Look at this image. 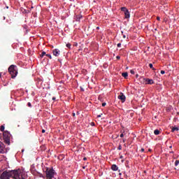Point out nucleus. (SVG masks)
<instances>
[{"mask_svg":"<svg viewBox=\"0 0 179 179\" xmlns=\"http://www.w3.org/2000/svg\"><path fill=\"white\" fill-rule=\"evenodd\" d=\"M161 73H162V75H164V73H166V71H161Z\"/></svg>","mask_w":179,"mask_h":179,"instance_id":"24","label":"nucleus"},{"mask_svg":"<svg viewBox=\"0 0 179 179\" xmlns=\"http://www.w3.org/2000/svg\"><path fill=\"white\" fill-rule=\"evenodd\" d=\"M149 66H150V68L152 69V68H153V64H149Z\"/></svg>","mask_w":179,"mask_h":179,"instance_id":"25","label":"nucleus"},{"mask_svg":"<svg viewBox=\"0 0 179 179\" xmlns=\"http://www.w3.org/2000/svg\"><path fill=\"white\" fill-rule=\"evenodd\" d=\"M3 139L7 145H10V133L9 131H4L3 133Z\"/></svg>","mask_w":179,"mask_h":179,"instance_id":"4","label":"nucleus"},{"mask_svg":"<svg viewBox=\"0 0 179 179\" xmlns=\"http://www.w3.org/2000/svg\"><path fill=\"white\" fill-rule=\"evenodd\" d=\"M11 176H12V174L10 173V171H5L1 173L0 178L1 179H9V178H10V177H12Z\"/></svg>","mask_w":179,"mask_h":179,"instance_id":"5","label":"nucleus"},{"mask_svg":"<svg viewBox=\"0 0 179 179\" xmlns=\"http://www.w3.org/2000/svg\"><path fill=\"white\" fill-rule=\"evenodd\" d=\"M118 150H121L122 149V146H121V145H120L119 146H118Z\"/></svg>","mask_w":179,"mask_h":179,"instance_id":"23","label":"nucleus"},{"mask_svg":"<svg viewBox=\"0 0 179 179\" xmlns=\"http://www.w3.org/2000/svg\"><path fill=\"white\" fill-rule=\"evenodd\" d=\"M52 52H53V55H55V57H59V55L61 54V51L59 49L53 50Z\"/></svg>","mask_w":179,"mask_h":179,"instance_id":"9","label":"nucleus"},{"mask_svg":"<svg viewBox=\"0 0 179 179\" xmlns=\"http://www.w3.org/2000/svg\"><path fill=\"white\" fill-rule=\"evenodd\" d=\"M45 173L46 174V179H57L55 178V176H57V172H55V170H54L52 167H47Z\"/></svg>","mask_w":179,"mask_h":179,"instance_id":"2","label":"nucleus"},{"mask_svg":"<svg viewBox=\"0 0 179 179\" xmlns=\"http://www.w3.org/2000/svg\"><path fill=\"white\" fill-rule=\"evenodd\" d=\"M96 29H100V27H97Z\"/></svg>","mask_w":179,"mask_h":179,"instance_id":"40","label":"nucleus"},{"mask_svg":"<svg viewBox=\"0 0 179 179\" xmlns=\"http://www.w3.org/2000/svg\"><path fill=\"white\" fill-rule=\"evenodd\" d=\"M101 115H103V114L98 115H97V118H100V117H101Z\"/></svg>","mask_w":179,"mask_h":179,"instance_id":"26","label":"nucleus"},{"mask_svg":"<svg viewBox=\"0 0 179 179\" xmlns=\"http://www.w3.org/2000/svg\"><path fill=\"white\" fill-rule=\"evenodd\" d=\"M82 17H83V16L82 15H76V22H80V19H82Z\"/></svg>","mask_w":179,"mask_h":179,"instance_id":"11","label":"nucleus"},{"mask_svg":"<svg viewBox=\"0 0 179 179\" xmlns=\"http://www.w3.org/2000/svg\"><path fill=\"white\" fill-rule=\"evenodd\" d=\"M117 47L120 48V47H121V43H117Z\"/></svg>","mask_w":179,"mask_h":179,"instance_id":"28","label":"nucleus"},{"mask_svg":"<svg viewBox=\"0 0 179 179\" xmlns=\"http://www.w3.org/2000/svg\"><path fill=\"white\" fill-rule=\"evenodd\" d=\"M40 177H41L42 178H44V176H43V174H41Z\"/></svg>","mask_w":179,"mask_h":179,"instance_id":"36","label":"nucleus"},{"mask_svg":"<svg viewBox=\"0 0 179 179\" xmlns=\"http://www.w3.org/2000/svg\"><path fill=\"white\" fill-rule=\"evenodd\" d=\"M47 54H45V52H43L41 55V57L43 58V57H44V55H46Z\"/></svg>","mask_w":179,"mask_h":179,"instance_id":"19","label":"nucleus"},{"mask_svg":"<svg viewBox=\"0 0 179 179\" xmlns=\"http://www.w3.org/2000/svg\"><path fill=\"white\" fill-rule=\"evenodd\" d=\"M123 38H127V36L123 35Z\"/></svg>","mask_w":179,"mask_h":179,"instance_id":"34","label":"nucleus"},{"mask_svg":"<svg viewBox=\"0 0 179 179\" xmlns=\"http://www.w3.org/2000/svg\"><path fill=\"white\" fill-rule=\"evenodd\" d=\"M120 159H124V157L122 155H121Z\"/></svg>","mask_w":179,"mask_h":179,"instance_id":"38","label":"nucleus"},{"mask_svg":"<svg viewBox=\"0 0 179 179\" xmlns=\"http://www.w3.org/2000/svg\"><path fill=\"white\" fill-rule=\"evenodd\" d=\"M83 160H87V158H86V157H85V158L83 159Z\"/></svg>","mask_w":179,"mask_h":179,"instance_id":"39","label":"nucleus"},{"mask_svg":"<svg viewBox=\"0 0 179 179\" xmlns=\"http://www.w3.org/2000/svg\"><path fill=\"white\" fill-rule=\"evenodd\" d=\"M44 132H45V130L43 129L42 133L44 134Z\"/></svg>","mask_w":179,"mask_h":179,"instance_id":"35","label":"nucleus"},{"mask_svg":"<svg viewBox=\"0 0 179 179\" xmlns=\"http://www.w3.org/2000/svg\"><path fill=\"white\" fill-rule=\"evenodd\" d=\"M117 59H120V58H121L120 56H117L116 57Z\"/></svg>","mask_w":179,"mask_h":179,"instance_id":"32","label":"nucleus"},{"mask_svg":"<svg viewBox=\"0 0 179 179\" xmlns=\"http://www.w3.org/2000/svg\"><path fill=\"white\" fill-rule=\"evenodd\" d=\"M122 163H124V160H122Z\"/></svg>","mask_w":179,"mask_h":179,"instance_id":"44","label":"nucleus"},{"mask_svg":"<svg viewBox=\"0 0 179 179\" xmlns=\"http://www.w3.org/2000/svg\"><path fill=\"white\" fill-rule=\"evenodd\" d=\"M0 78H1V74H0Z\"/></svg>","mask_w":179,"mask_h":179,"instance_id":"49","label":"nucleus"},{"mask_svg":"<svg viewBox=\"0 0 179 179\" xmlns=\"http://www.w3.org/2000/svg\"><path fill=\"white\" fill-rule=\"evenodd\" d=\"M149 150V152H150L151 151V150Z\"/></svg>","mask_w":179,"mask_h":179,"instance_id":"47","label":"nucleus"},{"mask_svg":"<svg viewBox=\"0 0 179 179\" xmlns=\"http://www.w3.org/2000/svg\"><path fill=\"white\" fill-rule=\"evenodd\" d=\"M77 115H79V112H77Z\"/></svg>","mask_w":179,"mask_h":179,"instance_id":"43","label":"nucleus"},{"mask_svg":"<svg viewBox=\"0 0 179 179\" xmlns=\"http://www.w3.org/2000/svg\"><path fill=\"white\" fill-rule=\"evenodd\" d=\"M120 138H124V134L122 133V134H120Z\"/></svg>","mask_w":179,"mask_h":179,"instance_id":"27","label":"nucleus"},{"mask_svg":"<svg viewBox=\"0 0 179 179\" xmlns=\"http://www.w3.org/2000/svg\"><path fill=\"white\" fill-rule=\"evenodd\" d=\"M118 99H120V100H122L123 101H125V95L122 94L121 95L118 96Z\"/></svg>","mask_w":179,"mask_h":179,"instance_id":"12","label":"nucleus"},{"mask_svg":"<svg viewBox=\"0 0 179 179\" xmlns=\"http://www.w3.org/2000/svg\"><path fill=\"white\" fill-rule=\"evenodd\" d=\"M157 20H160V17H157Z\"/></svg>","mask_w":179,"mask_h":179,"instance_id":"33","label":"nucleus"},{"mask_svg":"<svg viewBox=\"0 0 179 179\" xmlns=\"http://www.w3.org/2000/svg\"><path fill=\"white\" fill-rule=\"evenodd\" d=\"M121 10L124 13L125 19H129V17H131V14L129 13V10H128L127 8L122 7Z\"/></svg>","mask_w":179,"mask_h":179,"instance_id":"6","label":"nucleus"},{"mask_svg":"<svg viewBox=\"0 0 179 179\" xmlns=\"http://www.w3.org/2000/svg\"><path fill=\"white\" fill-rule=\"evenodd\" d=\"M11 177L14 179H26V171L24 169L10 171Z\"/></svg>","mask_w":179,"mask_h":179,"instance_id":"1","label":"nucleus"},{"mask_svg":"<svg viewBox=\"0 0 179 179\" xmlns=\"http://www.w3.org/2000/svg\"><path fill=\"white\" fill-rule=\"evenodd\" d=\"M154 134L155 135H159V134H160V131H159L158 129H155L154 131Z\"/></svg>","mask_w":179,"mask_h":179,"instance_id":"14","label":"nucleus"},{"mask_svg":"<svg viewBox=\"0 0 179 179\" xmlns=\"http://www.w3.org/2000/svg\"><path fill=\"white\" fill-rule=\"evenodd\" d=\"M92 127H94V122H91Z\"/></svg>","mask_w":179,"mask_h":179,"instance_id":"30","label":"nucleus"},{"mask_svg":"<svg viewBox=\"0 0 179 179\" xmlns=\"http://www.w3.org/2000/svg\"><path fill=\"white\" fill-rule=\"evenodd\" d=\"M75 115H76V114H75V113H73V117H75Z\"/></svg>","mask_w":179,"mask_h":179,"instance_id":"37","label":"nucleus"},{"mask_svg":"<svg viewBox=\"0 0 179 179\" xmlns=\"http://www.w3.org/2000/svg\"><path fill=\"white\" fill-rule=\"evenodd\" d=\"M130 73H131V75H135V71L130 70Z\"/></svg>","mask_w":179,"mask_h":179,"instance_id":"21","label":"nucleus"},{"mask_svg":"<svg viewBox=\"0 0 179 179\" xmlns=\"http://www.w3.org/2000/svg\"><path fill=\"white\" fill-rule=\"evenodd\" d=\"M136 76V78H138L139 76L137 74Z\"/></svg>","mask_w":179,"mask_h":179,"instance_id":"42","label":"nucleus"},{"mask_svg":"<svg viewBox=\"0 0 179 179\" xmlns=\"http://www.w3.org/2000/svg\"><path fill=\"white\" fill-rule=\"evenodd\" d=\"M81 90L83 92V88H81Z\"/></svg>","mask_w":179,"mask_h":179,"instance_id":"45","label":"nucleus"},{"mask_svg":"<svg viewBox=\"0 0 179 179\" xmlns=\"http://www.w3.org/2000/svg\"><path fill=\"white\" fill-rule=\"evenodd\" d=\"M175 131H179L178 127H173L172 128V132H174Z\"/></svg>","mask_w":179,"mask_h":179,"instance_id":"15","label":"nucleus"},{"mask_svg":"<svg viewBox=\"0 0 179 179\" xmlns=\"http://www.w3.org/2000/svg\"><path fill=\"white\" fill-rule=\"evenodd\" d=\"M106 106H107V103L106 102H103L102 103V107H106Z\"/></svg>","mask_w":179,"mask_h":179,"instance_id":"22","label":"nucleus"},{"mask_svg":"<svg viewBox=\"0 0 179 179\" xmlns=\"http://www.w3.org/2000/svg\"><path fill=\"white\" fill-rule=\"evenodd\" d=\"M8 72L11 75V78H16L17 76V67L15 65H11L8 68Z\"/></svg>","mask_w":179,"mask_h":179,"instance_id":"3","label":"nucleus"},{"mask_svg":"<svg viewBox=\"0 0 179 179\" xmlns=\"http://www.w3.org/2000/svg\"><path fill=\"white\" fill-rule=\"evenodd\" d=\"M66 45L67 48H71V43H67Z\"/></svg>","mask_w":179,"mask_h":179,"instance_id":"20","label":"nucleus"},{"mask_svg":"<svg viewBox=\"0 0 179 179\" xmlns=\"http://www.w3.org/2000/svg\"><path fill=\"white\" fill-rule=\"evenodd\" d=\"M52 100H55V97H53V98H52Z\"/></svg>","mask_w":179,"mask_h":179,"instance_id":"41","label":"nucleus"},{"mask_svg":"<svg viewBox=\"0 0 179 179\" xmlns=\"http://www.w3.org/2000/svg\"><path fill=\"white\" fill-rule=\"evenodd\" d=\"M178 164H179V161H178V160H176V161L175 162V166L177 167V166H178Z\"/></svg>","mask_w":179,"mask_h":179,"instance_id":"18","label":"nucleus"},{"mask_svg":"<svg viewBox=\"0 0 179 179\" xmlns=\"http://www.w3.org/2000/svg\"><path fill=\"white\" fill-rule=\"evenodd\" d=\"M0 153L3 155V153H6V148H5V144L0 141Z\"/></svg>","mask_w":179,"mask_h":179,"instance_id":"7","label":"nucleus"},{"mask_svg":"<svg viewBox=\"0 0 179 179\" xmlns=\"http://www.w3.org/2000/svg\"><path fill=\"white\" fill-rule=\"evenodd\" d=\"M46 57H48V58H50V59H52V56H51L50 54H46Z\"/></svg>","mask_w":179,"mask_h":179,"instance_id":"17","label":"nucleus"},{"mask_svg":"<svg viewBox=\"0 0 179 179\" xmlns=\"http://www.w3.org/2000/svg\"><path fill=\"white\" fill-rule=\"evenodd\" d=\"M28 106H29V107H31V103L30 102H29V103H28Z\"/></svg>","mask_w":179,"mask_h":179,"instance_id":"29","label":"nucleus"},{"mask_svg":"<svg viewBox=\"0 0 179 179\" xmlns=\"http://www.w3.org/2000/svg\"><path fill=\"white\" fill-rule=\"evenodd\" d=\"M155 30H157V29H155Z\"/></svg>","mask_w":179,"mask_h":179,"instance_id":"48","label":"nucleus"},{"mask_svg":"<svg viewBox=\"0 0 179 179\" xmlns=\"http://www.w3.org/2000/svg\"><path fill=\"white\" fill-rule=\"evenodd\" d=\"M143 80V83H145L146 85H153L154 82L152 79H148V78H141Z\"/></svg>","mask_w":179,"mask_h":179,"instance_id":"8","label":"nucleus"},{"mask_svg":"<svg viewBox=\"0 0 179 179\" xmlns=\"http://www.w3.org/2000/svg\"><path fill=\"white\" fill-rule=\"evenodd\" d=\"M122 76H123V78H128V73H127V72L122 73Z\"/></svg>","mask_w":179,"mask_h":179,"instance_id":"13","label":"nucleus"},{"mask_svg":"<svg viewBox=\"0 0 179 179\" xmlns=\"http://www.w3.org/2000/svg\"><path fill=\"white\" fill-rule=\"evenodd\" d=\"M22 152H24V150H22Z\"/></svg>","mask_w":179,"mask_h":179,"instance_id":"46","label":"nucleus"},{"mask_svg":"<svg viewBox=\"0 0 179 179\" xmlns=\"http://www.w3.org/2000/svg\"><path fill=\"white\" fill-rule=\"evenodd\" d=\"M111 169L113 171H118V166L115 164H113Z\"/></svg>","mask_w":179,"mask_h":179,"instance_id":"10","label":"nucleus"},{"mask_svg":"<svg viewBox=\"0 0 179 179\" xmlns=\"http://www.w3.org/2000/svg\"><path fill=\"white\" fill-rule=\"evenodd\" d=\"M0 130L1 131V132H3L5 131V126L2 125L0 128Z\"/></svg>","mask_w":179,"mask_h":179,"instance_id":"16","label":"nucleus"},{"mask_svg":"<svg viewBox=\"0 0 179 179\" xmlns=\"http://www.w3.org/2000/svg\"><path fill=\"white\" fill-rule=\"evenodd\" d=\"M141 152H145V149L141 148Z\"/></svg>","mask_w":179,"mask_h":179,"instance_id":"31","label":"nucleus"}]
</instances>
